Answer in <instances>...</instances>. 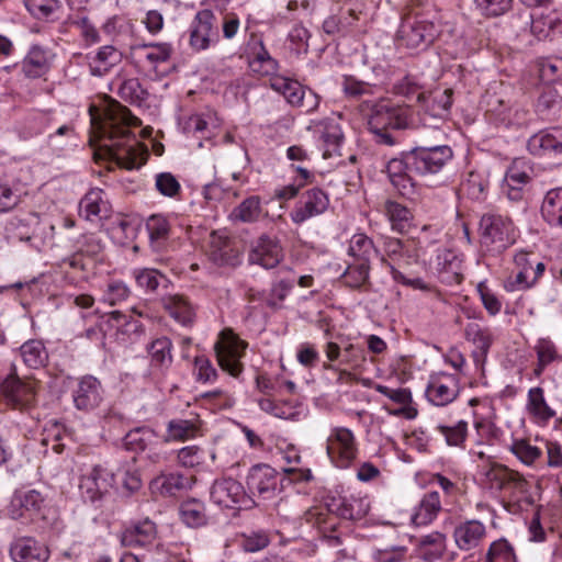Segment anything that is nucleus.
Returning <instances> with one entry per match:
<instances>
[{"label": "nucleus", "mask_w": 562, "mask_h": 562, "mask_svg": "<svg viewBox=\"0 0 562 562\" xmlns=\"http://www.w3.org/2000/svg\"><path fill=\"white\" fill-rule=\"evenodd\" d=\"M132 120L134 117L131 111L115 101L104 110L100 124V132L104 140L103 148L110 159L125 169H133L136 159L134 148L136 140L128 128Z\"/></svg>", "instance_id": "1"}, {"label": "nucleus", "mask_w": 562, "mask_h": 562, "mask_svg": "<svg viewBox=\"0 0 562 562\" xmlns=\"http://www.w3.org/2000/svg\"><path fill=\"white\" fill-rule=\"evenodd\" d=\"M440 34V15L436 5L430 2H413L402 16L396 33L400 46L409 49H425Z\"/></svg>", "instance_id": "2"}, {"label": "nucleus", "mask_w": 562, "mask_h": 562, "mask_svg": "<svg viewBox=\"0 0 562 562\" xmlns=\"http://www.w3.org/2000/svg\"><path fill=\"white\" fill-rule=\"evenodd\" d=\"M479 233L481 245L497 255L512 247L518 237L513 220L497 213H485L481 216Z\"/></svg>", "instance_id": "3"}, {"label": "nucleus", "mask_w": 562, "mask_h": 562, "mask_svg": "<svg viewBox=\"0 0 562 562\" xmlns=\"http://www.w3.org/2000/svg\"><path fill=\"white\" fill-rule=\"evenodd\" d=\"M370 131L408 130L413 126L411 111L407 106L394 105L390 101L364 100Z\"/></svg>", "instance_id": "4"}, {"label": "nucleus", "mask_w": 562, "mask_h": 562, "mask_svg": "<svg viewBox=\"0 0 562 562\" xmlns=\"http://www.w3.org/2000/svg\"><path fill=\"white\" fill-rule=\"evenodd\" d=\"M38 389L37 380L20 378L16 372L10 373L0 385L5 403L22 413H31L36 407Z\"/></svg>", "instance_id": "5"}, {"label": "nucleus", "mask_w": 562, "mask_h": 562, "mask_svg": "<svg viewBox=\"0 0 562 562\" xmlns=\"http://www.w3.org/2000/svg\"><path fill=\"white\" fill-rule=\"evenodd\" d=\"M486 120L496 127L520 131L528 128L535 121L533 114L518 105L510 106L495 94L486 98Z\"/></svg>", "instance_id": "6"}, {"label": "nucleus", "mask_w": 562, "mask_h": 562, "mask_svg": "<svg viewBox=\"0 0 562 562\" xmlns=\"http://www.w3.org/2000/svg\"><path fill=\"white\" fill-rule=\"evenodd\" d=\"M452 158L453 150L448 145L416 146L408 150L411 171L420 177L441 172Z\"/></svg>", "instance_id": "7"}, {"label": "nucleus", "mask_w": 562, "mask_h": 562, "mask_svg": "<svg viewBox=\"0 0 562 562\" xmlns=\"http://www.w3.org/2000/svg\"><path fill=\"white\" fill-rule=\"evenodd\" d=\"M270 87L283 95L292 108L301 109L304 113H312L319 105V95L297 80L274 76L270 80Z\"/></svg>", "instance_id": "8"}, {"label": "nucleus", "mask_w": 562, "mask_h": 562, "mask_svg": "<svg viewBox=\"0 0 562 562\" xmlns=\"http://www.w3.org/2000/svg\"><path fill=\"white\" fill-rule=\"evenodd\" d=\"M210 494L215 504L226 508L248 510L256 506L255 501L246 493L243 484L232 477L216 480Z\"/></svg>", "instance_id": "9"}, {"label": "nucleus", "mask_w": 562, "mask_h": 562, "mask_svg": "<svg viewBox=\"0 0 562 562\" xmlns=\"http://www.w3.org/2000/svg\"><path fill=\"white\" fill-rule=\"evenodd\" d=\"M327 454L337 468H348L356 459L357 446L353 432L345 427H335L327 439Z\"/></svg>", "instance_id": "10"}, {"label": "nucleus", "mask_w": 562, "mask_h": 562, "mask_svg": "<svg viewBox=\"0 0 562 562\" xmlns=\"http://www.w3.org/2000/svg\"><path fill=\"white\" fill-rule=\"evenodd\" d=\"M114 474L102 465H94L80 479L79 491L85 502H100L114 484Z\"/></svg>", "instance_id": "11"}, {"label": "nucleus", "mask_w": 562, "mask_h": 562, "mask_svg": "<svg viewBox=\"0 0 562 562\" xmlns=\"http://www.w3.org/2000/svg\"><path fill=\"white\" fill-rule=\"evenodd\" d=\"M281 480L278 471L270 465L256 464L249 470L246 484L250 494H257L263 499H271L280 492Z\"/></svg>", "instance_id": "12"}, {"label": "nucleus", "mask_w": 562, "mask_h": 562, "mask_svg": "<svg viewBox=\"0 0 562 562\" xmlns=\"http://www.w3.org/2000/svg\"><path fill=\"white\" fill-rule=\"evenodd\" d=\"M328 206V194L319 188H312L300 195L294 209L290 212V217L294 224L301 225L323 214Z\"/></svg>", "instance_id": "13"}, {"label": "nucleus", "mask_w": 562, "mask_h": 562, "mask_svg": "<svg viewBox=\"0 0 562 562\" xmlns=\"http://www.w3.org/2000/svg\"><path fill=\"white\" fill-rule=\"evenodd\" d=\"M72 403L78 411L93 412L104 398V389L101 382L93 375L87 374L77 380L71 391Z\"/></svg>", "instance_id": "14"}, {"label": "nucleus", "mask_w": 562, "mask_h": 562, "mask_svg": "<svg viewBox=\"0 0 562 562\" xmlns=\"http://www.w3.org/2000/svg\"><path fill=\"white\" fill-rule=\"evenodd\" d=\"M417 101L423 103L420 113L423 124L438 126L449 113L452 104V92L449 89L429 95L419 92L417 93Z\"/></svg>", "instance_id": "15"}, {"label": "nucleus", "mask_w": 562, "mask_h": 562, "mask_svg": "<svg viewBox=\"0 0 562 562\" xmlns=\"http://www.w3.org/2000/svg\"><path fill=\"white\" fill-rule=\"evenodd\" d=\"M173 54L170 43L154 42L132 46V56L137 66L157 71L159 65L168 63Z\"/></svg>", "instance_id": "16"}, {"label": "nucleus", "mask_w": 562, "mask_h": 562, "mask_svg": "<svg viewBox=\"0 0 562 562\" xmlns=\"http://www.w3.org/2000/svg\"><path fill=\"white\" fill-rule=\"evenodd\" d=\"M325 505L328 513L351 521L363 519L370 510V502L366 496H331Z\"/></svg>", "instance_id": "17"}, {"label": "nucleus", "mask_w": 562, "mask_h": 562, "mask_svg": "<svg viewBox=\"0 0 562 562\" xmlns=\"http://www.w3.org/2000/svg\"><path fill=\"white\" fill-rule=\"evenodd\" d=\"M216 18L211 10L204 9L199 11L190 26V46L192 49L200 52L210 47L217 41V27L214 25Z\"/></svg>", "instance_id": "18"}, {"label": "nucleus", "mask_w": 562, "mask_h": 562, "mask_svg": "<svg viewBox=\"0 0 562 562\" xmlns=\"http://www.w3.org/2000/svg\"><path fill=\"white\" fill-rule=\"evenodd\" d=\"M459 393V378L445 372L431 375L426 389L427 398L437 406L448 405L458 397Z\"/></svg>", "instance_id": "19"}, {"label": "nucleus", "mask_w": 562, "mask_h": 562, "mask_svg": "<svg viewBox=\"0 0 562 562\" xmlns=\"http://www.w3.org/2000/svg\"><path fill=\"white\" fill-rule=\"evenodd\" d=\"M283 256V248L279 238L262 234L252 244L249 261L265 269H272L281 262Z\"/></svg>", "instance_id": "20"}, {"label": "nucleus", "mask_w": 562, "mask_h": 562, "mask_svg": "<svg viewBox=\"0 0 562 562\" xmlns=\"http://www.w3.org/2000/svg\"><path fill=\"white\" fill-rule=\"evenodd\" d=\"M247 344L237 337L225 341H217L214 346L216 358L222 370L232 376H238L243 371L240 358L244 356Z\"/></svg>", "instance_id": "21"}, {"label": "nucleus", "mask_w": 562, "mask_h": 562, "mask_svg": "<svg viewBox=\"0 0 562 562\" xmlns=\"http://www.w3.org/2000/svg\"><path fill=\"white\" fill-rule=\"evenodd\" d=\"M486 483L491 488L497 491H527V481L516 471L508 469L505 465L492 463L484 472Z\"/></svg>", "instance_id": "22"}, {"label": "nucleus", "mask_w": 562, "mask_h": 562, "mask_svg": "<svg viewBox=\"0 0 562 562\" xmlns=\"http://www.w3.org/2000/svg\"><path fill=\"white\" fill-rule=\"evenodd\" d=\"M385 172L392 186L403 196L414 193V182L411 177V164L408 162V150L402 151L397 158H392L385 166Z\"/></svg>", "instance_id": "23"}, {"label": "nucleus", "mask_w": 562, "mask_h": 562, "mask_svg": "<svg viewBox=\"0 0 562 562\" xmlns=\"http://www.w3.org/2000/svg\"><path fill=\"white\" fill-rule=\"evenodd\" d=\"M9 552L14 562H30L33 560L45 562L49 558V550L31 537L15 539L11 543Z\"/></svg>", "instance_id": "24"}, {"label": "nucleus", "mask_w": 562, "mask_h": 562, "mask_svg": "<svg viewBox=\"0 0 562 562\" xmlns=\"http://www.w3.org/2000/svg\"><path fill=\"white\" fill-rule=\"evenodd\" d=\"M156 536L155 522L146 518L126 527L121 535V543L128 548L146 547L155 541Z\"/></svg>", "instance_id": "25"}, {"label": "nucleus", "mask_w": 562, "mask_h": 562, "mask_svg": "<svg viewBox=\"0 0 562 562\" xmlns=\"http://www.w3.org/2000/svg\"><path fill=\"white\" fill-rule=\"evenodd\" d=\"M464 338L475 346V350L472 352L474 362L483 364L493 344L491 329L477 323H469L464 327Z\"/></svg>", "instance_id": "26"}, {"label": "nucleus", "mask_w": 562, "mask_h": 562, "mask_svg": "<svg viewBox=\"0 0 562 562\" xmlns=\"http://www.w3.org/2000/svg\"><path fill=\"white\" fill-rule=\"evenodd\" d=\"M527 149L533 156L562 154V130L554 128L553 132L540 131L533 134L528 139Z\"/></svg>", "instance_id": "27"}, {"label": "nucleus", "mask_w": 562, "mask_h": 562, "mask_svg": "<svg viewBox=\"0 0 562 562\" xmlns=\"http://www.w3.org/2000/svg\"><path fill=\"white\" fill-rule=\"evenodd\" d=\"M43 497L40 492L30 490L13 496L9 514L12 519L30 518L41 509Z\"/></svg>", "instance_id": "28"}, {"label": "nucleus", "mask_w": 562, "mask_h": 562, "mask_svg": "<svg viewBox=\"0 0 562 562\" xmlns=\"http://www.w3.org/2000/svg\"><path fill=\"white\" fill-rule=\"evenodd\" d=\"M52 55L48 49L33 45L22 61V71L29 78H40L50 68Z\"/></svg>", "instance_id": "29"}, {"label": "nucleus", "mask_w": 562, "mask_h": 562, "mask_svg": "<svg viewBox=\"0 0 562 562\" xmlns=\"http://www.w3.org/2000/svg\"><path fill=\"white\" fill-rule=\"evenodd\" d=\"M89 58V70L92 76L102 77L122 61L123 54L113 45H105Z\"/></svg>", "instance_id": "30"}, {"label": "nucleus", "mask_w": 562, "mask_h": 562, "mask_svg": "<svg viewBox=\"0 0 562 562\" xmlns=\"http://www.w3.org/2000/svg\"><path fill=\"white\" fill-rule=\"evenodd\" d=\"M180 520L189 528H202L209 525L210 517L206 514L205 504L196 498H189L180 503L178 507Z\"/></svg>", "instance_id": "31"}, {"label": "nucleus", "mask_w": 562, "mask_h": 562, "mask_svg": "<svg viewBox=\"0 0 562 562\" xmlns=\"http://www.w3.org/2000/svg\"><path fill=\"white\" fill-rule=\"evenodd\" d=\"M374 390L380 394L386 396L396 404L402 405L398 409L390 411L389 413L394 416L404 415L408 419H413L417 415V409L411 406L413 402L412 392L409 389L400 387L391 389L383 384H375Z\"/></svg>", "instance_id": "32"}, {"label": "nucleus", "mask_w": 562, "mask_h": 562, "mask_svg": "<svg viewBox=\"0 0 562 562\" xmlns=\"http://www.w3.org/2000/svg\"><path fill=\"white\" fill-rule=\"evenodd\" d=\"M531 32L538 40H546L562 34V12L550 11L532 16Z\"/></svg>", "instance_id": "33"}, {"label": "nucleus", "mask_w": 562, "mask_h": 562, "mask_svg": "<svg viewBox=\"0 0 562 562\" xmlns=\"http://www.w3.org/2000/svg\"><path fill=\"white\" fill-rule=\"evenodd\" d=\"M164 308L169 315L183 326H191L194 323L195 310L183 295H169L162 299Z\"/></svg>", "instance_id": "34"}, {"label": "nucleus", "mask_w": 562, "mask_h": 562, "mask_svg": "<svg viewBox=\"0 0 562 562\" xmlns=\"http://www.w3.org/2000/svg\"><path fill=\"white\" fill-rule=\"evenodd\" d=\"M453 536L458 548L468 551L479 546L485 536V527L479 520H469L459 525Z\"/></svg>", "instance_id": "35"}, {"label": "nucleus", "mask_w": 562, "mask_h": 562, "mask_svg": "<svg viewBox=\"0 0 562 562\" xmlns=\"http://www.w3.org/2000/svg\"><path fill=\"white\" fill-rule=\"evenodd\" d=\"M440 495L437 491L424 494L418 506L412 516V522L415 526H427L430 524L441 510Z\"/></svg>", "instance_id": "36"}, {"label": "nucleus", "mask_w": 562, "mask_h": 562, "mask_svg": "<svg viewBox=\"0 0 562 562\" xmlns=\"http://www.w3.org/2000/svg\"><path fill=\"white\" fill-rule=\"evenodd\" d=\"M540 211L551 227L562 228V187L546 193Z\"/></svg>", "instance_id": "37"}, {"label": "nucleus", "mask_w": 562, "mask_h": 562, "mask_svg": "<svg viewBox=\"0 0 562 562\" xmlns=\"http://www.w3.org/2000/svg\"><path fill=\"white\" fill-rule=\"evenodd\" d=\"M526 409L530 416L541 423H548L555 416L554 409L547 403L544 391L540 386L531 387L528 391Z\"/></svg>", "instance_id": "38"}, {"label": "nucleus", "mask_w": 562, "mask_h": 562, "mask_svg": "<svg viewBox=\"0 0 562 562\" xmlns=\"http://www.w3.org/2000/svg\"><path fill=\"white\" fill-rule=\"evenodd\" d=\"M341 88L347 99L362 101L360 111L364 113L367 111L364 100H371L375 87L369 82L357 79L355 76L345 75L342 77Z\"/></svg>", "instance_id": "39"}, {"label": "nucleus", "mask_w": 562, "mask_h": 562, "mask_svg": "<svg viewBox=\"0 0 562 562\" xmlns=\"http://www.w3.org/2000/svg\"><path fill=\"white\" fill-rule=\"evenodd\" d=\"M23 363L31 369L45 367L48 361V352L42 340L30 339L19 349Z\"/></svg>", "instance_id": "40"}, {"label": "nucleus", "mask_w": 562, "mask_h": 562, "mask_svg": "<svg viewBox=\"0 0 562 562\" xmlns=\"http://www.w3.org/2000/svg\"><path fill=\"white\" fill-rule=\"evenodd\" d=\"M150 247L154 251H161L169 238L170 225L162 215H151L146 221Z\"/></svg>", "instance_id": "41"}, {"label": "nucleus", "mask_w": 562, "mask_h": 562, "mask_svg": "<svg viewBox=\"0 0 562 562\" xmlns=\"http://www.w3.org/2000/svg\"><path fill=\"white\" fill-rule=\"evenodd\" d=\"M101 189H91L79 203V214L87 221L94 222L101 218V213L106 212V203L103 201Z\"/></svg>", "instance_id": "42"}, {"label": "nucleus", "mask_w": 562, "mask_h": 562, "mask_svg": "<svg viewBox=\"0 0 562 562\" xmlns=\"http://www.w3.org/2000/svg\"><path fill=\"white\" fill-rule=\"evenodd\" d=\"M156 432L147 427H136L131 429L123 438V447L131 452L145 451L156 439Z\"/></svg>", "instance_id": "43"}, {"label": "nucleus", "mask_w": 562, "mask_h": 562, "mask_svg": "<svg viewBox=\"0 0 562 562\" xmlns=\"http://www.w3.org/2000/svg\"><path fill=\"white\" fill-rule=\"evenodd\" d=\"M117 95L132 105H142L149 97L148 91L137 78L123 80L116 91Z\"/></svg>", "instance_id": "44"}, {"label": "nucleus", "mask_w": 562, "mask_h": 562, "mask_svg": "<svg viewBox=\"0 0 562 562\" xmlns=\"http://www.w3.org/2000/svg\"><path fill=\"white\" fill-rule=\"evenodd\" d=\"M209 256L218 266L234 265L236 261V255L231 247L229 240L215 235H212Z\"/></svg>", "instance_id": "45"}, {"label": "nucleus", "mask_w": 562, "mask_h": 562, "mask_svg": "<svg viewBox=\"0 0 562 562\" xmlns=\"http://www.w3.org/2000/svg\"><path fill=\"white\" fill-rule=\"evenodd\" d=\"M349 255L356 258L358 262L370 265V259L373 254H378V249L371 238L364 234H355L350 240Z\"/></svg>", "instance_id": "46"}, {"label": "nucleus", "mask_w": 562, "mask_h": 562, "mask_svg": "<svg viewBox=\"0 0 562 562\" xmlns=\"http://www.w3.org/2000/svg\"><path fill=\"white\" fill-rule=\"evenodd\" d=\"M538 362L533 369V374L540 376L547 366L559 359V352L555 345L548 338H540L535 346Z\"/></svg>", "instance_id": "47"}, {"label": "nucleus", "mask_w": 562, "mask_h": 562, "mask_svg": "<svg viewBox=\"0 0 562 562\" xmlns=\"http://www.w3.org/2000/svg\"><path fill=\"white\" fill-rule=\"evenodd\" d=\"M199 430V422L192 419H171L167 425L168 439L184 441L194 438Z\"/></svg>", "instance_id": "48"}, {"label": "nucleus", "mask_w": 562, "mask_h": 562, "mask_svg": "<svg viewBox=\"0 0 562 562\" xmlns=\"http://www.w3.org/2000/svg\"><path fill=\"white\" fill-rule=\"evenodd\" d=\"M261 211L260 198L251 195L233 210L232 217L243 223H255L259 220Z\"/></svg>", "instance_id": "49"}, {"label": "nucleus", "mask_w": 562, "mask_h": 562, "mask_svg": "<svg viewBox=\"0 0 562 562\" xmlns=\"http://www.w3.org/2000/svg\"><path fill=\"white\" fill-rule=\"evenodd\" d=\"M385 214L389 217L392 229L403 233L412 218L411 211L395 201H386L384 204Z\"/></svg>", "instance_id": "50"}, {"label": "nucleus", "mask_w": 562, "mask_h": 562, "mask_svg": "<svg viewBox=\"0 0 562 562\" xmlns=\"http://www.w3.org/2000/svg\"><path fill=\"white\" fill-rule=\"evenodd\" d=\"M488 188L487 178L477 171L469 172L465 181L462 184V189L465 194L475 201H483L486 198Z\"/></svg>", "instance_id": "51"}, {"label": "nucleus", "mask_w": 562, "mask_h": 562, "mask_svg": "<svg viewBox=\"0 0 562 562\" xmlns=\"http://www.w3.org/2000/svg\"><path fill=\"white\" fill-rule=\"evenodd\" d=\"M134 278L137 285L147 293H154L161 283L168 282V279L157 269L143 268L135 269Z\"/></svg>", "instance_id": "52"}, {"label": "nucleus", "mask_w": 562, "mask_h": 562, "mask_svg": "<svg viewBox=\"0 0 562 562\" xmlns=\"http://www.w3.org/2000/svg\"><path fill=\"white\" fill-rule=\"evenodd\" d=\"M370 265L364 262H355L348 266L341 276L344 283L351 289H360L369 282Z\"/></svg>", "instance_id": "53"}, {"label": "nucleus", "mask_w": 562, "mask_h": 562, "mask_svg": "<svg viewBox=\"0 0 562 562\" xmlns=\"http://www.w3.org/2000/svg\"><path fill=\"white\" fill-rule=\"evenodd\" d=\"M249 66L252 71L262 76H273L279 69L278 61L270 56L262 43H260V52L250 60Z\"/></svg>", "instance_id": "54"}, {"label": "nucleus", "mask_w": 562, "mask_h": 562, "mask_svg": "<svg viewBox=\"0 0 562 562\" xmlns=\"http://www.w3.org/2000/svg\"><path fill=\"white\" fill-rule=\"evenodd\" d=\"M171 341L167 337H161L154 340L148 352L151 358V363L157 367H165L171 363Z\"/></svg>", "instance_id": "55"}, {"label": "nucleus", "mask_w": 562, "mask_h": 562, "mask_svg": "<svg viewBox=\"0 0 562 562\" xmlns=\"http://www.w3.org/2000/svg\"><path fill=\"white\" fill-rule=\"evenodd\" d=\"M510 451L526 465L533 464L542 456L541 449L526 439L514 440Z\"/></svg>", "instance_id": "56"}, {"label": "nucleus", "mask_w": 562, "mask_h": 562, "mask_svg": "<svg viewBox=\"0 0 562 562\" xmlns=\"http://www.w3.org/2000/svg\"><path fill=\"white\" fill-rule=\"evenodd\" d=\"M502 560L503 562H517L514 548L506 539H498L491 543L484 562H494Z\"/></svg>", "instance_id": "57"}, {"label": "nucleus", "mask_w": 562, "mask_h": 562, "mask_svg": "<svg viewBox=\"0 0 562 562\" xmlns=\"http://www.w3.org/2000/svg\"><path fill=\"white\" fill-rule=\"evenodd\" d=\"M437 430L445 437L448 446L462 447L468 435V423L460 420L454 426L438 425Z\"/></svg>", "instance_id": "58"}, {"label": "nucleus", "mask_w": 562, "mask_h": 562, "mask_svg": "<svg viewBox=\"0 0 562 562\" xmlns=\"http://www.w3.org/2000/svg\"><path fill=\"white\" fill-rule=\"evenodd\" d=\"M322 140L325 145V157L337 153L344 140V134L340 126L337 123H328L322 132Z\"/></svg>", "instance_id": "59"}, {"label": "nucleus", "mask_w": 562, "mask_h": 562, "mask_svg": "<svg viewBox=\"0 0 562 562\" xmlns=\"http://www.w3.org/2000/svg\"><path fill=\"white\" fill-rule=\"evenodd\" d=\"M514 0H474L481 13L488 18H496L505 14L512 9Z\"/></svg>", "instance_id": "60"}, {"label": "nucleus", "mask_w": 562, "mask_h": 562, "mask_svg": "<svg viewBox=\"0 0 562 562\" xmlns=\"http://www.w3.org/2000/svg\"><path fill=\"white\" fill-rule=\"evenodd\" d=\"M155 187L157 191L168 198H177L181 192V186L170 172H161L156 176Z\"/></svg>", "instance_id": "61"}, {"label": "nucleus", "mask_w": 562, "mask_h": 562, "mask_svg": "<svg viewBox=\"0 0 562 562\" xmlns=\"http://www.w3.org/2000/svg\"><path fill=\"white\" fill-rule=\"evenodd\" d=\"M25 7L36 19H47L60 4L58 0H25Z\"/></svg>", "instance_id": "62"}, {"label": "nucleus", "mask_w": 562, "mask_h": 562, "mask_svg": "<svg viewBox=\"0 0 562 562\" xmlns=\"http://www.w3.org/2000/svg\"><path fill=\"white\" fill-rule=\"evenodd\" d=\"M130 295V290L127 285L122 281H111L106 285V290L103 294L104 302H108L110 305H115L124 300H126Z\"/></svg>", "instance_id": "63"}, {"label": "nucleus", "mask_w": 562, "mask_h": 562, "mask_svg": "<svg viewBox=\"0 0 562 562\" xmlns=\"http://www.w3.org/2000/svg\"><path fill=\"white\" fill-rule=\"evenodd\" d=\"M540 78L548 83L562 79V59H548L540 64Z\"/></svg>", "instance_id": "64"}]
</instances>
